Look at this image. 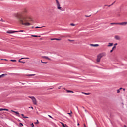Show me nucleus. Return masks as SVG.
<instances>
[{
  "label": "nucleus",
  "instance_id": "f257e3e1",
  "mask_svg": "<svg viewBox=\"0 0 127 127\" xmlns=\"http://www.w3.org/2000/svg\"><path fill=\"white\" fill-rule=\"evenodd\" d=\"M15 16L19 20L20 22L22 24V25H25V26H29L30 23L28 22L30 19V17L28 14L25 12L17 13L15 14Z\"/></svg>",
  "mask_w": 127,
  "mask_h": 127
},
{
  "label": "nucleus",
  "instance_id": "f03ea898",
  "mask_svg": "<svg viewBox=\"0 0 127 127\" xmlns=\"http://www.w3.org/2000/svg\"><path fill=\"white\" fill-rule=\"evenodd\" d=\"M57 4V7L59 9V10H61V11H65V9L64 8H62L60 7V3L58 1V0H55Z\"/></svg>",
  "mask_w": 127,
  "mask_h": 127
},
{
  "label": "nucleus",
  "instance_id": "7ed1b4c3",
  "mask_svg": "<svg viewBox=\"0 0 127 127\" xmlns=\"http://www.w3.org/2000/svg\"><path fill=\"white\" fill-rule=\"evenodd\" d=\"M106 52H103L98 55V56L102 58V57H104L106 56Z\"/></svg>",
  "mask_w": 127,
  "mask_h": 127
},
{
  "label": "nucleus",
  "instance_id": "20e7f679",
  "mask_svg": "<svg viewBox=\"0 0 127 127\" xmlns=\"http://www.w3.org/2000/svg\"><path fill=\"white\" fill-rule=\"evenodd\" d=\"M118 25H119L125 26V25H127V23H126V22H122V23H118Z\"/></svg>",
  "mask_w": 127,
  "mask_h": 127
},
{
  "label": "nucleus",
  "instance_id": "39448f33",
  "mask_svg": "<svg viewBox=\"0 0 127 127\" xmlns=\"http://www.w3.org/2000/svg\"><path fill=\"white\" fill-rule=\"evenodd\" d=\"M15 32H16V31H7V33H9L10 34H12V33H15Z\"/></svg>",
  "mask_w": 127,
  "mask_h": 127
},
{
  "label": "nucleus",
  "instance_id": "423d86ee",
  "mask_svg": "<svg viewBox=\"0 0 127 127\" xmlns=\"http://www.w3.org/2000/svg\"><path fill=\"white\" fill-rule=\"evenodd\" d=\"M32 101L34 105H37V102L36 101V99L35 98L34 99H32Z\"/></svg>",
  "mask_w": 127,
  "mask_h": 127
},
{
  "label": "nucleus",
  "instance_id": "0eeeda50",
  "mask_svg": "<svg viewBox=\"0 0 127 127\" xmlns=\"http://www.w3.org/2000/svg\"><path fill=\"white\" fill-rule=\"evenodd\" d=\"M115 39H116L117 40H120V39H121V38H120V36H115Z\"/></svg>",
  "mask_w": 127,
  "mask_h": 127
},
{
  "label": "nucleus",
  "instance_id": "6e6552de",
  "mask_svg": "<svg viewBox=\"0 0 127 127\" xmlns=\"http://www.w3.org/2000/svg\"><path fill=\"white\" fill-rule=\"evenodd\" d=\"M90 46H93L94 47H96L97 46H99V44H90Z\"/></svg>",
  "mask_w": 127,
  "mask_h": 127
},
{
  "label": "nucleus",
  "instance_id": "1a4fd4ad",
  "mask_svg": "<svg viewBox=\"0 0 127 127\" xmlns=\"http://www.w3.org/2000/svg\"><path fill=\"white\" fill-rule=\"evenodd\" d=\"M0 111H7L8 112V109L5 108H0Z\"/></svg>",
  "mask_w": 127,
  "mask_h": 127
},
{
  "label": "nucleus",
  "instance_id": "9d476101",
  "mask_svg": "<svg viewBox=\"0 0 127 127\" xmlns=\"http://www.w3.org/2000/svg\"><path fill=\"white\" fill-rule=\"evenodd\" d=\"M101 58L100 57H99L98 56H97V62H100V61H101Z\"/></svg>",
  "mask_w": 127,
  "mask_h": 127
},
{
  "label": "nucleus",
  "instance_id": "9b49d317",
  "mask_svg": "<svg viewBox=\"0 0 127 127\" xmlns=\"http://www.w3.org/2000/svg\"><path fill=\"white\" fill-rule=\"evenodd\" d=\"M66 93H74V91L71 90H66Z\"/></svg>",
  "mask_w": 127,
  "mask_h": 127
},
{
  "label": "nucleus",
  "instance_id": "f8f14e48",
  "mask_svg": "<svg viewBox=\"0 0 127 127\" xmlns=\"http://www.w3.org/2000/svg\"><path fill=\"white\" fill-rule=\"evenodd\" d=\"M15 114H16V115H17L18 117H19V112H17V111H16V112H14Z\"/></svg>",
  "mask_w": 127,
  "mask_h": 127
},
{
  "label": "nucleus",
  "instance_id": "ddd939ff",
  "mask_svg": "<svg viewBox=\"0 0 127 127\" xmlns=\"http://www.w3.org/2000/svg\"><path fill=\"white\" fill-rule=\"evenodd\" d=\"M7 74H1V75H0V78H1L2 77H4V76H6Z\"/></svg>",
  "mask_w": 127,
  "mask_h": 127
},
{
  "label": "nucleus",
  "instance_id": "4468645a",
  "mask_svg": "<svg viewBox=\"0 0 127 127\" xmlns=\"http://www.w3.org/2000/svg\"><path fill=\"white\" fill-rule=\"evenodd\" d=\"M62 126L64 127H67V125L66 124H64L63 123H61Z\"/></svg>",
  "mask_w": 127,
  "mask_h": 127
},
{
  "label": "nucleus",
  "instance_id": "2eb2a0df",
  "mask_svg": "<svg viewBox=\"0 0 127 127\" xmlns=\"http://www.w3.org/2000/svg\"><path fill=\"white\" fill-rule=\"evenodd\" d=\"M108 47L113 46V43H109Z\"/></svg>",
  "mask_w": 127,
  "mask_h": 127
},
{
  "label": "nucleus",
  "instance_id": "dca6fc26",
  "mask_svg": "<svg viewBox=\"0 0 127 127\" xmlns=\"http://www.w3.org/2000/svg\"><path fill=\"white\" fill-rule=\"evenodd\" d=\"M29 98L31 99L32 100H33L34 98H35V97H34V96H29Z\"/></svg>",
  "mask_w": 127,
  "mask_h": 127
},
{
  "label": "nucleus",
  "instance_id": "f3484780",
  "mask_svg": "<svg viewBox=\"0 0 127 127\" xmlns=\"http://www.w3.org/2000/svg\"><path fill=\"white\" fill-rule=\"evenodd\" d=\"M111 25H114V24H116V25H119V23H110Z\"/></svg>",
  "mask_w": 127,
  "mask_h": 127
},
{
  "label": "nucleus",
  "instance_id": "a211bd4d",
  "mask_svg": "<svg viewBox=\"0 0 127 127\" xmlns=\"http://www.w3.org/2000/svg\"><path fill=\"white\" fill-rule=\"evenodd\" d=\"M20 60H21V59L19 60V62H20V63H25V62L21 61Z\"/></svg>",
  "mask_w": 127,
  "mask_h": 127
},
{
  "label": "nucleus",
  "instance_id": "6ab92c4d",
  "mask_svg": "<svg viewBox=\"0 0 127 127\" xmlns=\"http://www.w3.org/2000/svg\"><path fill=\"white\" fill-rule=\"evenodd\" d=\"M82 94H84V95H90V93L82 92Z\"/></svg>",
  "mask_w": 127,
  "mask_h": 127
},
{
  "label": "nucleus",
  "instance_id": "aec40b11",
  "mask_svg": "<svg viewBox=\"0 0 127 127\" xmlns=\"http://www.w3.org/2000/svg\"><path fill=\"white\" fill-rule=\"evenodd\" d=\"M27 76L29 77H32V76H35V74H29Z\"/></svg>",
  "mask_w": 127,
  "mask_h": 127
},
{
  "label": "nucleus",
  "instance_id": "412c9836",
  "mask_svg": "<svg viewBox=\"0 0 127 127\" xmlns=\"http://www.w3.org/2000/svg\"><path fill=\"white\" fill-rule=\"evenodd\" d=\"M31 36L32 37H38V36L35 35H32Z\"/></svg>",
  "mask_w": 127,
  "mask_h": 127
},
{
  "label": "nucleus",
  "instance_id": "4be33fe9",
  "mask_svg": "<svg viewBox=\"0 0 127 127\" xmlns=\"http://www.w3.org/2000/svg\"><path fill=\"white\" fill-rule=\"evenodd\" d=\"M0 21H1V22H5V21L4 20H3V19L1 18L0 19Z\"/></svg>",
  "mask_w": 127,
  "mask_h": 127
},
{
  "label": "nucleus",
  "instance_id": "5701e85b",
  "mask_svg": "<svg viewBox=\"0 0 127 127\" xmlns=\"http://www.w3.org/2000/svg\"><path fill=\"white\" fill-rule=\"evenodd\" d=\"M115 3H116V1H115L112 4H111L110 5H109L108 7H110V6H112V5H113Z\"/></svg>",
  "mask_w": 127,
  "mask_h": 127
},
{
  "label": "nucleus",
  "instance_id": "b1692460",
  "mask_svg": "<svg viewBox=\"0 0 127 127\" xmlns=\"http://www.w3.org/2000/svg\"><path fill=\"white\" fill-rule=\"evenodd\" d=\"M23 30L16 31V32H23Z\"/></svg>",
  "mask_w": 127,
  "mask_h": 127
},
{
  "label": "nucleus",
  "instance_id": "393cba45",
  "mask_svg": "<svg viewBox=\"0 0 127 127\" xmlns=\"http://www.w3.org/2000/svg\"><path fill=\"white\" fill-rule=\"evenodd\" d=\"M19 126H20V127H23V124L21 123H19Z\"/></svg>",
  "mask_w": 127,
  "mask_h": 127
},
{
  "label": "nucleus",
  "instance_id": "a878e982",
  "mask_svg": "<svg viewBox=\"0 0 127 127\" xmlns=\"http://www.w3.org/2000/svg\"><path fill=\"white\" fill-rule=\"evenodd\" d=\"M10 61H12V62H16V60H11Z\"/></svg>",
  "mask_w": 127,
  "mask_h": 127
},
{
  "label": "nucleus",
  "instance_id": "bb28decb",
  "mask_svg": "<svg viewBox=\"0 0 127 127\" xmlns=\"http://www.w3.org/2000/svg\"><path fill=\"white\" fill-rule=\"evenodd\" d=\"M68 115H69L70 116V117L72 116V115H71V114H72V111H70V113H67Z\"/></svg>",
  "mask_w": 127,
  "mask_h": 127
},
{
  "label": "nucleus",
  "instance_id": "cd10ccee",
  "mask_svg": "<svg viewBox=\"0 0 127 127\" xmlns=\"http://www.w3.org/2000/svg\"><path fill=\"white\" fill-rule=\"evenodd\" d=\"M43 58H45L46 59H49V58H48V57L44 56Z\"/></svg>",
  "mask_w": 127,
  "mask_h": 127
},
{
  "label": "nucleus",
  "instance_id": "c85d7f7f",
  "mask_svg": "<svg viewBox=\"0 0 127 127\" xmlns=\"http://www.w3.org/2000/svg\"><path fill=\"white\" fill-rule=\"evenodd\" d=\"M42 27H43V26H42V27L37 26V27H35V28H42Z\"/></svg>",
  "mask_w": 127,
  "mask_h": 127
},
{
  "label": "nucleus",
  "instance_id": "c756f323",
  "mask_svg": "<svg viewBox=\"0 0 127 127\" xmlns=\"http://www.w3.org/2000/svg\"><path fill=\"white\" fill-rule=\"evenodd\" d=\"M31 127H34V124H33V123H31Z\"/></svg>",
  "mask_w": 127,
  "mask_h": 127
},
{
  "label": "nucleus",
  "instance_id": "7c9ffc66",
  "mask_svg": "<svg viewBox=\"0 0 127 127\" xmlns=\"http://www.w3.org/2000/svg\"><path fill=\"white\" fill-rule=\"evenodd\" d=\"M70 25H71L72 26H75V24L73 23L70 24Z\"/></svg>",
  "mask_w": 127,
  "mask_h": 127
},
{
  "label": "nucleus",
  "instance_id": "2f4dec72",
  "mask_svg": "<svg viewBox=\"0 0 127 127\" xmlns=\"http://www.w3.org/2000/svg\"><path fill=\"white\" fill-rule=\"evenodd\" d=\"M39 122L38 121V120H37V122L35 123V124H38Z\"/></svg>",
  "mask_w": 127,
  "mask_h": 127
},
{
  "label": "nucleus",
  "instance_id": "473e14b6",
  "mask_svg": "<svg viewBox=\"0 0 127 127\" xmlns=\"http://www.w3.org/2000/svg\"><path fill=\"white\" fill-rule=\"evenodd\" d=\"M41 63L44 64H46V63H47V62H42V61H41Z\"/></svg>",
  "mask_w": 127,
  "mask_h": 127
},
{
  "label": "nucleus",
  "instance_id": "72a5a7b5",
  "mask_svg": "<svg viewBox=\"0 0 127 127\" xmlns=\"http://www.w3.org/2000/svg\"><path fill=\"white\" fill-rule=\"evenodd\" d=\"M117 93H118V94L120 93V89L117 90Z\"/></svg>",
  "mask_w": 127,
  "mask_h": 127
},
{
  "label": "nucleus",
  "instance_id": "f704fd0d",
  "mask_svg": "<svg viewBox=\"0 0 127 127\" xmlns=\"http://www.w3.org/2000/svg\"><path fill=\"white\" fill-rule=\"evenodd\" d=\"M56 40H61V39L56 38Z\"/></svg>",
  "mask_w": 127,
  "mask_h": 127
},
{
  "label": "nucleus",
  "instance_id": "c9c22d12",
  "mask_svg": "<svg viewBox=\"0 0 127 127\" xmlns=\"http://www.w3.org/2000/svg\"><path fill=\"white\" fill-rule=\"evenodd\" d=\"M24 119H28V117L25 116V117H24Z\"/></svg>",
  "mask_w": 127,
  "mask_h": 127
},
{
  "label": "nucleus",
  "instance_id": "e433bc0d",
  "mask_svg": "<svg viewBox=\"0 0 127 127\" xmlns=\"http://www.w3.org/2000/svg\"><path fill=\"white\" fill-rule=\"evenodd\" d=\"M51 40H56V38H52L51 39Z\"/></svg>",
  "mask_w": 127,
  "mask_h": 127
},
{
  "label": "nucleus",
  "instance_id": "4c0bfd02",
  "mask_svg": "<svg viewBox=\"0 0 127 127\" xmlns=\"http://www.w3.org/2000/svg\"><path fill=\"white\" fill-rule=\"evenodd\" d=\"M114 48H116V46H114L112 49H113V50H114Z\"/></svg>",
  "mask_w": 127,
  "mask_h": 127
},
{
  "label": "nucleus",
  "instance_id": "58836bf2",
  "mask_svg": "<svg viewBox=\"0 0 127 127\" xmlns=\"http://www.w3.org/2000/svg\"><path fill=\"white\" fill-rule=\"evenodd\" d=\"M48 116L49 117V118H51V119H53L52 116H51V115H48Z\"/></svg>",
  "mask_w": 127,
  "mask_h": 127
},
{
  "label": "nucleus",
  "instance_id": "ea45409f",
  "mask_svg": "<svg viewBox=\"0 0 127 127\" xmlns=\"http://www.w3.org/2000/svg\"><path fill=\"white\" fill-rule=\"evenodd\" d=\"M21 116L23 117V118H24V117H25V116H24V115L23 114H21Z\"/></svg>",
  "mask_w": 127,
  "mask_h": 127
},
{
  "label": "nucleus",
  "instance_id": "a19ab883",
  "mask_svg": "<svg viewBox=\"0 0 127 127\" xmlns=\"http://www.w3.org/2000/svg\"><path fill=\"white\" fill-rule=\"evenodd\" d=\"M85 16H86V17H90V16H91V15H89V16L86 15Z\"/></svg>",
  "mask_w": 127,
  "mask_h": 127
},
{
  "label": "nucleus",
  "instance_id": "79ce46f5",
  "mask_svg": "<svg viewBox=\"0 0 127 127\" xmlns=\"http://www.w3.org/2000/svg\"><path fill=\"white\" fill-rule=\"evenodd\" d=\"M116 45H118V43H115V44H114V46H116Z\"/></svg>",
  "mask_w": 127,
  "mask_h": 127
},
{
  "label": "nucleus",
  "instance_id": "37998d69",
  "mask_svg": "<svg viewBox=\"0 0 127 127\" xmlns=\"http://www.w3.org/2000/svg\"><path fill=\"white\" fill-rule=\"evenodd\" d=\"M113 50H114L112 49V50L110 51V52H111V53L113 52Z\"/></svg>",
  "mask_w": 127,
  "mask_h": 127
},
{
  "label": "nucleus",
  "instance_id": "c03bdc74",
  "mask_svg": "<svg viewBox=\"0 0 127 127\" xmlns=\"http://www.w3.org/2000/svg\"><path fill=\"white\" fill-rule=\"evenodd\" d=\"M11 112H13V113H14V112H16V111H15L14 110H11Z\"/></svg>",
  "mask_w": 127,
  "mask_h": 127
},
{
  "label": "nucleus",
  "instance_id": "a18cd8bd",
  "mask_svg": "<svg viewBox=\"0 0 127 127\" xmlns=\"http://www.w3.org/2000/svg\"><path fill=\"white\" fill-rule=\"evenodd\" d=\"M20 59H21V60L22 59H25V58H21Z\"/></svg>",
  "mask_w": 127,
  "mask_h": 127
},
{
  "label": "nucleus",
  "instance_id": "49530a36",
  "mask_svg": "<svg viewBox=\"0 0 127 127\" xmlns=\"http://www.w3.org/2000/svg\"><path fill=\"white\" fill-rule=\"evenodd\" d=\"M25 59H29V58H25Z\"/></svg>",
  "mask_w": 127,
  "mask_h": 127
},
{
  "label": "nucleus",
  "instance_id": "de8ad7c7",
  "mask_svg": "<svg viewBox=\"0 0 127 127\" xmlns=\"http://www.w3.org/2000/svg\"><path fill=\"white\" fill-rule=\"evenodd\" d=\"M79 125H80V124L78 123L77 126H79Z\"/></svg>",
  "mask_w": 127,
  "mask_h": 127
},
{
  "label": "nucleus",
  "instance_id": "09e8293b",
  "mask_svg": "<svg viewBox=\"0 0 127 127\" xmlns=\"http://www.w3.org/2000/svg\"><path fill=\"white\" fill-rule=\"evenodd\" d=\"M124 127H127V126L124 125Z\"/></svg>",
  "mask_w": 127,
  "mask_h": 127
},
{
  "label": "nucleus",
  "instance_id": "8fccbe9b",
  "mask_svg": "<svg viewBox=\"0 0 127 127\" xmlns=\"http://www.w3.org/2000/svg\"><path fill=\"white\" fill-rule=\"evenodd\" d=\"M4 60L6 61H7V60H6V59H4Z\"/></svg>",
  "mask_w": 127,
  "mask_h": 127
},
{
  "label": "nucleus",
  "instance_id": "3c124183",
  "mask_svg": "<svg viewBox=\"0 0 127 127\" xmlns=\"http://www.w3.org/2000/svg\"><path fill=\"white\" fill-rule=\"evenodd\" d=\"M122 90V88H120L119 89V90Z\"/></svg>",
  "mask_w": 127,
  "mask_h": 127
},
{
  "label": "nucleus",
  "instance_id": "603ef678",
  "mask_svg": "<svg viewBox=\"0 0 127 127\" xmlns=\"http://www.w3.org/2000/svg\"><path fill=\"white\" fill-rule=\"evenodd\" d=\"M31 109H33V107H31Z\"/></svg>",
  "mask_w": 127,
  "mask_h": 127
},
{
  "label": "nucleus",
  "instance_id": "864d4df0",
  "mask_svg": "<svg viewBox=\"0 0 127 127\" xmlns=\"http://www.w3.org/2000/svg\"><path fill=\"white\" fill-rule=\"evenodd\" d=\"M69 41H72V40H68Z\"/></svg>",
  "mask_w": 127,
  "mask_h": 127
},
{
  "label": "nucleus",
  "instance_id": "5fc2aeb1",
  "mask_svg": "<svg viewBox=\"0 0 127 127\" xmlns=\"http://www.w3.org/2000/svg\"><path fill=\"white\" fill-rule=\"evenodd\" d=\"M84 127H86V125H85V124H84Z\"/></svg>",
  "mask_w": 127,
  "mask_h": 127
},
{
  "label": "nucleus",
  "instance_id": "6e6d98bb",
  "mask_svg": "<svg viewBox=\"0 0 127 127\" xmlns=\"http://www.w3.org/2000/svg\"><path fill=\"white\" fill-rule=\"evenodd\" d=\"M124 91H125V89H123Z\"/></svg>",
  "mask_w": 127,
  "mask_h": 127
},
{
  "label": "nucleus",
  "instance_id": "4d7b16f0",
  "mask_svg": "<svg viewBox=\"0 0 127 127\" xmlns=\"http://www.w3.org/2000/svg\"><path fill=\"white\" fill-rule=\"evenodd\" d=\"M59 89H60V87H59Z\"/></svg>",
  "mask_w": 127,
  "mask_h": 127
},
{
  "label": "nucleus",
  "instance_id": "13d9d810",
  "mask_svg": "<svg viewBox=\"0 0 127 127\" xmlns=\"http://www.w3.org/2000/svg\"><path fill=\"white\" fill-rule=\"evenodd\" d=\"M76 108L78 109V107H76Z\"/></svg>",
  "mask_w": 127,
  "mask_h": 127
},
{
  "label": "nucleus",
  "instance_id": "bf43d9fd",
  "mask_svg": "<svg viewBox=\"0 0 127 127\" xmlns=\"http://www.w3.org/2000/svg\"><path fill=\"white\" fill-rule=\"evenodd\" d=\"M19 122H20V120H19Z\"/></svg>",
  "mask_w": 127,
  "mask_h": 127
},
{
  "label": "nucleus",
  "instance_id": "052dcab7",
  "mask_svg": "<svg viewBox=\"0 0 127 127\" xmlns=\"http://www.w3.org/2000/svg\"><path fill=\"white\" fill-rule=\"evenodd\" d=\"M126 23H127V22H126Z\"/></svg>",
  "mask_w": 127,
  "mask_h": 127
},
{
  "label": "nucleus",
  "instance_id": "680f3d73",
  "mask_svg": "<svg viewBox=\"0 0 127 127\" xmlns=\"http://www.w3.org/2000/svg\"><path fill=\"white\" fill-rule=\"evenodd\" d=\"M82 108H84V107H82Z\"/></svg>",
  "mask_w": 127,
  "mask_h": 127
}]
</instances>
